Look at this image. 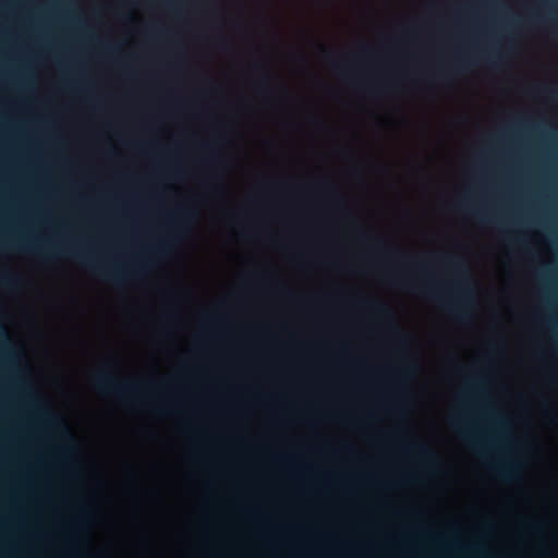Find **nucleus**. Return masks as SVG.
Segmentation results:
<instances>
[{
  "label": "nucleus",
  "instance_id": "nucleus-20",
  "mask_svg": "<svg viewBox=\"0 0 558 558\" xmlns=\"http://www.w3.org/2000/svg\"><path fill=\"white\" fill-rule=\"evenodd\" d=\"M485 60L487 61L488 64L496 65L499 62L500 58L498 54L490 52L485 57Z\"/></svg>",
  "mask_w": 558,
  "mask_h": 558
},
{
  "label": "nucleus",
  "instance_id": "nucleus-1",
  "mask_svg": "<svg viewBox=\"0 0 558 558\" xmlns=\"http://www.w3.org/2000/svg\"><path fill=\"white\" fill-rule=\"evenodd\" d=\"M430 259L433 262H440L452 269L456 276L453 284L456 294L459 299V304L450 302L434 286L424 284L413 278H399L397 279L398 283L408 289L420 292L426 298L437 302L440 307L446 310L458 320L466 319L470 316L466 310L474 304V298L471 280L464 262L458 256H432Z\"/></svg>",
  "mask_w": 558,
  "mask_h": 558
},
{
  "label": "nucleus",
  "instance_id": "nucleus-17",
  "mask_svg": "<svg viewBox=\"0 0 558 558\" xmlns=\"http://www.w3.org/2000/svg\"><path fill=\"white\" fill-rule=\"evenodd\" d=\"M177 316H178L177 307L173 304L169 305L165 312L166 319L169 322H172L177 318Z\"/></svg>",
  "mask_w": 558,
  "mask_h": 558
},
{
  "label": "nucleus",
  "instance_id": "nucleus-6",
  "mask_svg": "<svg viewBox=\"0 0 558 558\" xmlns=\"http://www.w3.org/2000/svg\"><path fill=\"white\" fill-rule=\"evenodd\" d=\"M408 451L418 458L427 468L438 464L437 456L423 442H412L407 446Z\"/></svg>",
  "mask_w": 558,
  "mask_h": 558
},
{
  "label": "nucleus",
  "instance_id": "nucleus-8",
  "mask_svg": "<svg viewBox=\"0 0 558 558\" xmlns=\"http://www.w3.org/2000/svg\"><path fill=\"white\" fill-rule=\"evenodd\" d=\"M492 471H494L500 478L505 481H509L515 477L519 465L514 462L499 463L490 465Z\"/></svg>",
  "mask_w": 558,
  "mask_h": 558
},
{
  "label": "nucleus",
  "instance_id": "nucleus-28",
  "mask_svg": "<svg viewBox=\"0 0 558 558\" xmlns=\"http://www.w3.org/2000/svg\"><path fill=\"white\" fill-rule=\"evenodd\" d=\"M531 527L534 530V531H538L541 529V525L536 522H533L531 523Z\"/></svg>",
  "mask_w": 558,
  "mask_h": 558
},
{
  "label": "nucleus",
  "instance_id": "nucleus-23",
  "mask_svg": "<svg viewBox=\"0 0 558 558\" xmlns=\"http://www.w3.org/2000/svg\"><path fill=\"white\" fill-rule=\"evenodd\" d=\"M88 514H89V510L85 507H82L81 511H80V517H78L77 523L81 524L83 521H85L86 518L88 517Z\"/></svg>",
  "mask_w": 558,
  "mask_h": 558
},
{
  "label": "nucleus",
  "instance_id": "nucleus-7",
  "mask_svg": "<svg viewBox=\"0 0 558 558\" xmlns=\"http://www.w3.org/2000/svg\"><path fill=\"white\" fill-rule=\"evenodd\" d=\"M451 425L460 432L461 437L464 438L470 447L477 450H482L485 447L486 441L482 437H478L475 433L466 429L464 422L460 417L452 418Z\"/></svg>",
  "mask_w": 558,
  "mask_h": 558
},
{
  "label": "nucleus",
  "instance_id": "nucleus-5",
  "mask_svg": "<svg viewBox=\"0 0 558 558\" xmlns=\"http://www.w3.org/2000/svg\"><path fill=\"white\" fill-rule=\"evenodd\" d=\"M473 62L468 58H459L451 65L439 70L434 80L438 83L448 84L453 76L468 71Z\"/></svg>",
  "mask_w": 558,
  "mask_h": 558
},
{
  "label": "nucleus",
  "instance_id": "nucleus-19",
  "mask_svg": "<svg viewBox=\"0 0 558 558\" xmlns=\"http://www.w3.org/2000/svg\"><path fill=\"white\" fill-rule=\"evenodd\" d=\"M473 216L478 220L481 221L482 223H487V222H494L493 219L488 218L487 216H485L483 213L481 211H473L472 213Z\"/></svg>",
  "mask_w": 558,
  "mask_h": 558
},
{
  "label": "nucleus",
  "instance_id": "nucleus-27",
  "mask_svg": "<svg viewBox=\"0 0 558 558\" xmlns=\"http://www.w3.org/2000/svg\"><path fill=\"white\" fill-rule=\"evenodd\" d=\"M260 86L263 88H267L268 87V76H265L262 81H260Z\"/></svg>",
  "mask_w": 558,
  "mask_h": 558
},
{
  "label": "nucleus",
  "instance_id": "nucleus-2",
  "mask_svg": "<svg viewBox=\"0 0 558 558\" xmlns=\"http://www.w3.org/2000/svg\"><path fill=\"white\" fill-rule=\"evenodd\" d=\"M196 219V210L190 202L175 203L167 210L161 221L162 232L155 244V254L160 259L172 255L187 236Z\"/></svg>",
  "mask_w": 558,
  "mask_h": 558
},
{
  "label": "nucleus",
  "instance_id": "nucleus-31",
  "mask_svg": "<svg viewBox=\"0 0 558 558\" xmlns=\"http://www.w3.org/2000/svg\"><path fill=\"white\" fill-rule=\"evenodd\" d=\"M335 69L340 72L343 70V66L341 64L337 63V64H335Z\"/></svg>",
  "mask_w": 558,
  "mask_h": 558
},
{
  "label": "nucleus",
  "instance_id": "nucleus-4",
  "mask_svg": "<svg viewBox=\"0 0 558 558\" xmlns=\"http://www.w3.org/2000/svg\"><path fill=\"white\" fill-rule=\"evenodd\" d=\"M359 305L369 311L371 313H373L379 319L383 320V323L389 329L399 347L405 348L408 345V337L397 327V325L395 324L393 315L385 303L378 301L369 302L361 300L359 302Z\"/></svg>",
  "mask_w": 558,
  "mask_h": 558
},
{
  "label": "nucleus",
  "instance_id": "nucleus-15",
  "mask_svg": "<svg viewBox=\"0 0 558 558\" xmlns=\"http://www.w3.org/2000/svg\"><path fill=\"white\" fill-rule=\"evenodd\" d=\"M165 8L168 12L178 15L180 7L175 0H163Z\"/></svg>",
  "mask_w": 558,
  "mask_h": 558
},
{
  "label": "nucleus",
  "instance_id": "nucleus-22",
  "mask_svg": "<svg viewBox=\"0 0 558 558\" xmlns=\"http://www.w3.org/2000/svg\"><path fill=\"white\" fill-rule=\"evenodd\" d=\"M263 278L260 272H253L246 277L248 283H255Z\"/></svg>",
  "mask_w": 558,
  "mask_h": 558
},
{
  "label": "nucleus",
  "instance_id": "nucleus-30",
  "mask_svg": "<svg viewBox=\"0 0 558 558\" xmlns=\"http://www.w3.org/2000/svg\"><path fill=\"white\" fill-rule=\"evenodd\" d=\"M217 43L220 45V46H223L226 44V40L221 37L217 38Z\"/></svg>",
  "mask_w": 558,
  "mask_h": 558
},
{
  "label": "nucleus",
  "instance_id": "nucleus-12",
  "mask_svg": "<svg viewBox=\"0 0 558 558\" xmlns=\"http://www.w3.org/2000/svg\"><path fill=\"white\" fill-rule=\"evenodd\" d=\"M159 412L165 416H173L177 414V408L171 399H166L159 407Z\"/></svg>",
  "mask_w": 558,
  "mask_h": 558
},
{
  "label": "nucleus",
  "instance_id": "nucleus-11",
  "mask_svg": "<svg viewBox=\"0 0 558 558\" xmlns=\"http://www.w3.org/2000/svg\"><path fill=\"white\" fill-rule=\"evenodd\" d=\"M373 248H374L375 253H377L378 255H381L384 257H387V258H391V257H395V256L399 255V251L392 250V248H388L384 244L383 240H377L375 242Z\"/></svg>",
  "mask_w": 558,
  "mask_h": 558
},
{
  "label": "nucleus",
  "instance_id": "nucleus-13",
  "mask_svg": "<svg viewBox=\"0 0 558 558\" xmlns=\"http://www.w3.org/2000/svg\"><path fill=\"white\" fill-rule=\"evenodd\" d=\"M9 246L19 250L20 252H27V253H29V252H36L37 251V247H35L28 241H19L16 243L11 242V243H9Z\"/></svg>",
  "mask_w": 558,
  "mask_h": 558
},
{
  "label": "nucleus",
  "instance_id": "nucleus-14",
  "mask_svg": "<svg viewBox=\"0 0 558 558\" xmlns=\"http://www.w3.org/2000/svg\"><path fill=\"white\" fill-rule=\"evenodd\" d=\"M62 437L65 441L64 446L62 447V450L65 454L72 453L74 451V446L72 442V437L68 429H62Z\"/></svg>",
  "mask_w": 558,
  "mask_h": 558
},
{
  "label": "nucleus",
  "instance_id": "nucleus-32",
  "mask_svg": "<svg viewBox=\"0 0 558 558\" xmlns=\"http://www.w3.org/2000/svg\"><path fill=\"white\" fill-rule=\"evenodd\" d=\"M360 239H361L362 241H365V240H366V235H365V233H364V232H360Z\"/></svg>",
  "mask_w": 558,
  "mask_h": 558
},
{
  "label": "nucleus",
  "instance_id": "nucleus-10",
  "mask_svg": "<svg viewBox=\"0 0 558 558\" xmlns=\"http://www.w3.org/2000/svg\"><path fill=\"white\" fill-rule=\"evenodd\" d=\"M0 281L4 287L16 288L21 283V277L12 271H3L0 274Z\"/></svg>",
  "mask_w": 558,
  "mask_h": 558
},
{
  "label": "nucleus",
  "instance_id": "nucleus-9",
  "mask_svg": "<svg viewBox=\"0 0 558 558\" xmlns=\"http://www.w3.org/2000/svg\"><path fill=\"white\" fill-rule=\"evenodd\" d=\"M165 178L168 180H175L181 175V167L180 165L172 159L171 157L168 158L165 171H163Z\"/></svg>",
  "mask_w": 558,
  "mask_h": 558
},
{
  "label": "nucleus",
  "instance_id": "nucleus-3",
  "mask_svg": "<svg viewBox=\"0 0 558 558\" xmlns=\"http://www.w3.org/2000/svg\"><path fill=\"white\" fill-rule=\"evenodd\" d=\"M62 252L105 282L117 284L122 279V269L109 253L100 257L78 245L63 246Z\"/></svg>",
  "mask_w": 558,
  "mask_h": 558
},
{
  "label": "nucleus",
  "instance_id": "nucleus-34",
  "mask_svg": "<svg viewBox=\"0 0 558 558\" xmlns=\"http://www.w3.org/2000/svg\"><path fill=\"white\" fill-rule=\"evenodd\" d=\"M141 8H142V9L144 8V4H143V3L141 4Z\"/></svg>",
  "mask_w": 558,
  "mask_h": 558
},
{
  "label": "nucleus",
  "instance_id": "nucleus-29",
  "mask_svg": "<svg viewBox=\"0 0 558 558\" xmlns=\"http://www.w3.org/2000/svg\"><path fill=\"white\" fill-rule=\"evenodd\" d=\"M280 292H281V294H283L284 296H289V298L291 296L290 291H288V290H286V289L280 290Z\"/></svg>",
  "mask_w": 558,
  "mask_h": 558
},
{
  "label": "nucleus",
  "instance_id": "nucleus-21",
  "mask_svg": "<svg viewBox=\"0 0 558 558\" xmlns=\"http://www.w3.org/2000/svg\"><path fill=\"white\" fill-rule=\"evenodd\" d=\"M177 57H178L177 52H175V51H173V50L171 49V50L169 51V53H168V61H167V64H168L169 66H173V65H175V63H177Z\"/></svg>",
  "mask_w": 558,
  "mask_h": 558
},
{
  "label": "nucleus",
  "instance_id": "nucleus-16",
  "mask_svg": "<svg viewBox=\"0 0 558 558\" xmlns=\"http://www.w3.org/2000/svg\"><path fill=\"white\" fill-rule=\"evenodd\" d=\"M320 186L329 194L331 195L332 197L335 198H339V193L338 191L327 181H323L320 183Z\"/></svg>",
  "mask_w": 558,
  "mask_h": 558
},
{
  "label": "nucleus",
  "instance_id": "nucleus-18",
  "mask_svg": "<svg viewBox=\"0 0 558 558\" xmlns=\"http://www.w3.org/2000/svg\"><path fill=\"white\" fill-rule=\"evenodd\" d=\"M490 415H492V418H493L494 423L497 425L498 429L500 432H502V433L506 432L507 430V424H506L505 420L500 418L499 416H496L493 413H490Z\"/></svg>",
  "mask_w": 558,
  "mask_h": 558
},
{
  "label": "nucleus",
  "instance_id": "nucleus-26",
  "mask_svg": "<svg viewBox=\"0 0 558 558\" xmlns=\"http://www.w3.org/2000/svg\"><path fill=\"white\" fill-rule=\"evenodd\" d=\"M162 35L170 41H173L174 39L173 34L168 29L162 31Z\"/></svg>",
  "mask_w": 558,
  "mask_h": 558
},
{
  "label": "nucleus",
  "instance_id": "nucleus-33",
  "mask_svg": "<svg viewBox=\"0 0 558 558\" xmlns=\"http://www.w3.org/2000/svg\"><path fill=\"white\" fill-rule=\"evenodd\" d=\"M420 267H421L422 269H424V268L426 267V265L421 263V264H420Z\"/></svg>",
  "mask_w": 558,
  "mask_h": 558
},
{
  "label": "nucleus",
  "instance_id": "nucleus-24",
  "mask_svg": "<svg viewBox=\"0 0 558 558\" xmlns=\"http://www.w3.org/2000/svg\"><path fill=\"white\" fill-rule=\"evenodd\" d=\"M539 92L542 93H548V95L554 98V99H558V89H555V90H549L547 89L546 87H539L538 88Z\"/></svg>",
  "mask_w": 558,
  "mask_h": 558
},
{
  "label": "nucleus",
  "instance_id": "nucleus-25",
  "mask_svg": "<svg viewBox=\"0 0 558 558\" xmlns=\"http://www.w3.org/2000/svg\"><path fill=\"white\" fill-rule=\"evenodd\" d=\"M142 39L144 38V24L142 23ZM144 87V81L142 80V88ZM144 124V112L142 111V125ZM144 151V138L142 137V153Z\"/></svg>",
  "mask_w": 558,
  "mask_h": 558
}]
</instances>
